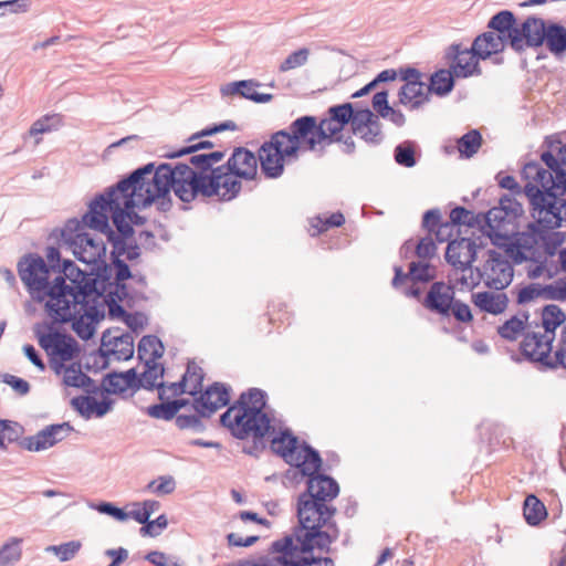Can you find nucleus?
Returning <instances> with one entry per match:
<instances>
[{
	"label": "nucleus",
	"instance_id": "obj_31",
	"mask_svg": "<svg viewBox=\"0 0 566 566\" xmlns=\"http://www.w3.org/2000/svg\"><path fill=\"white\" fill-rule=\"evenodd\" d=\"M99 274L106 277H98V284H96L97 292L108 298H116V301L126 302L128 306H130V302H134V297L132 296L126 281L116 282L112 281V266L108 264H104L102 269H99Z\"/></svg>",
	"mask_w": 566,
	"mask_h": 566
},
{
	"label": "nucleus",
	"instance_id": "obj_51",
	"mask_svg": "<svg viewBox=\"0 0 566 566\" xmlns=\"http://www.w3.org/2000/svg\"><path fill=\"white\" fill-rule=\"evenodd\" d=\"M61 125L62 116L60 114L44 115L32 124L29 133L31 136H36L56 129Z\"/></svg>",
	"mask_w": 566,
	"mask_h": 566
},
{
	"label": "nucleus",
	"instance_id": "obj_8",
	"mask_svg": "<svg viewBox=\"0 0 566 566\" xmlns=\"http://www.w3.org/2000/svg\"><path fill=\"white\" fill-rule=\"evenodd\" d=\"M154 168L155 163H148L113 185L123 208H128L127 218L133 228L134 226L138 227L147 222V218L137 213L135 208L146 209L151 206L146 205L145 201L149 193H154V189H151L149 184V176Z\"/></svg>",
	"mask_w": 566,
	"mask_h": 566
},
{
	"label": "nucleus",
	"instance_id": "obj_42",
	"mask_svg": "<svg viewBox=\"0 0 566 566\" xmlns=\"http://www.w3.org/2000/svg\"><path fill=\"white\" fill-rule=\"evenodd\" d=\"M523 317L524 319L512 316L497 327V334L506 340H516L526 328L525 324L528 319V313H523Z\"/></svg>",
	"mask_w": 566,
	"mask_h": 566
},
{
	"label": "nucleus",
	"instance_id": "obj_32",
	"mask_svg": "<svg viewBox=\"0 0 566 566\" xmlns=\"http://www.w3.org/2000/svg\"><path fill=\"white\" fill-rule=\"evenodd\" d=\"M327 115L324 120L332 127L328 130H334L337 136H343L342 132L347 125H350L352 132L354 130L358 118V109H355L354 105L347 102L331 106L327 109Z\"/></svg>",
	"mask_w": 566,
	"mask_h": 566
},
{
	"label": "nucleus",
	"instance_id": "obj_12",
	"mask_svg": "<svg viewBox=\"0 0 566 566\" xmlns=\"http://www.w3.org/2000/svg\"><path fill=\"white\" fill-rule=\"evenodd\" d=\"M543 45L556 59H563L566 54V27L558 22L545 21L543 18L532 15L525 51L527 49L536 50Z\"/></svg>",
	"mask_w": 566,
	"mask_h": 566
},
{
	"label": "nucleus",
	"instance_id": "obj_16",
	"mask_svg": "<svg viewBox=\"0 0 566 566\" xmlns=\"http://www.w3.org/2000/svg\"><path fill=\"white\" fill-rule=\"evenodd\" d=\"M554 338V335L546 332H526L523 334V339L520 344L521 353L528 361L538 363L545 368L555 369L562 367V364L557 363V350L554 357H551Z\"/></svg>",
	"mask_w": 566,
	"mask_h": 566
},
{
	"label": "nucleus",
	"instance_id": "obj_1",
	"mask_svg": "<svg viewBox=\"0 0 566 566\" xmlns=\"http://www.w3.org/2000/svg\"><path fill=\"white\" fill-rule=\"evenodd\" d=\"M322 118L304 115L294 119L287 128L273 133L259 148L261 171L266 178L276 179L284 172L285 164L297 160L301 151H315L343 140Z\"/></svg>",
	"mask_w": 566,
	"mask_h": 566
},
{
	"label": "nucleus",
	"instance_id": "obj_45",
	"mask_svg": "<svg viewBox=\"0 0 566 566\" xmlns=\"http://www.w3.org/2000/svg\"><path fill=\"white\" fill-rule=\"evenodd\" d=\"M74 428L70 422L54 423L40 430V438L48 440L51 447L67 438Z\"/></svg>",
	"mask_w": 566,
	"mask_h": 566
},
{
	"label": "nucleus",
	"instance_id": "obj_49",
	"mask_svg": "<svg viewBox=\"0 0 566 566\" xmlns=\"http://www.w3.org/2000/svg\"><path fill=\"white\" fill-rule=\"evenodd\" d=\"M394 157L398 165L411 168L416 166V149L415 144L412 142H403L396 146L394 150Z\"/></svg>",
	"mask_w": 566,
	"mask_h": 566
},
{
	"label": "nucleus",
	"instance_id": "obj_19",
	"mask_svg": "<svg viewBox=\"0 0 566 566\" xmlns=\"http://www.w3.org/2000/svg\"><path fill=\"white\" fill-rule=\"evenodd\" d=\"M231 388L222 382H213L208 386L199 396H195L192 407L202 418L211 417L217 410L230 402Z\"/></svg>",
	"mask_w": 566,
	"mask_h": 566
},
{
	"label": "nucleus",
	"instance_id": "obj_62",
	"mask_svg": "<svg viewBox=\"0 0 566 566\" xmlns=\"http://www.w3.org/2000/svg\"><path fill=\"white\" fill-rule=\"evenodd\" d=\"M198 415H178L176 417V426L180 430L192 429L196 432H202L206 427Z\"/></svg>",
	"mask_w": 566,
	"mask_h": 566
},
{
	"label": "nucleus",
	"instance_id": "obj_35",
	"mask_svg": "<svg viewBox=\"0 0 566 566\" xmlns=\"http://www.w3.org/2000/svg\"><path fill=\"white\" fill-rule=\"evenodd\" d=\"M145 365V371L143 373L144 389L146 390H158V398L166 400V382H156L158 378H163L165 375V367L163 364L148 359Z\"/></svg>",
	"mask_w": 566,
	"mask_h": 566
},
{
	"label": "nucleus",
	"instance_id": "obj_47",
	"mask_svg": "<svg viewBox=\"0 0 566 566\" xmlns=\"http://www.w3.org/2000/svg\"><path fill=\"white\" fill-rule=\"evenodd\" d=\"M22 539L12 537L8 543L0 548V566H12L20 560L22 555L21 544Z\"/></svg>",
	"mask_w": 566,
	"mask_h": 566
},
{
	"label": "nucleus",
	"instance_id": "obj_21",
	"mask_svg": "<svg viewBox=\"0 0 566 566\" xmlns=\"http://www.w3.org/2000/svg\"><path fill=\"white\" fill-rule=\"evenodd\" d=\"M488 273L485 284L493 290H504L513 280V266L509 260L496 250L488 251V259L484 264Z\"/></svg>",
	"mask_w": 566,
	"mask_h": 566
},
{
	"label": "nucleus",
	"instance_id": "obj_50",
	"mask_svg": "<svg viewBox=\"0 0 566 566\" xmlns=\"http://www.w3.org/2000/svg\"><path fill=\"white\" fill-rule=\"evenodd\" d=\"M82 547L80 541H70L60 545H51L45 548L46 552L53 553L60 562H69L73 559Z\"/></svg>",
	"mask_w": 566,
	"mask_h": 566
},
{
	"label": "nucleus",
	"instance_id": "obj_60",
	"mask_svg": "<svg viewBox=\"0 0 566 566\" xmlns=\"http://www.w3.org/2000/svg\"><path fill=\"white\" fill-rule=\"evenodd\" d=\"M176 482L172 476H160L158 480H153L147 484V490L158 495L170 494L175 491Z\"/></svg>",
	"mask_w": 566,
	"mask_h": 566
},
{
	"label": "nucleus",
	"instance_id": "obj_46",
	"mask_svg": "<svg viewBox=\"0 0 566 566\" xmlns=\"http://www.w3.org/2000/svg\"><path fill=\"white\" fill-rule=\"evenodd\" d=\"M182 377H187V385H189L188 394L197 396L201 392L205 373L200 366L195 361H189Z\"/></svg>",
	"mask_w": 566,
	"mask_h": 566
},
{
	"label": "nucleus",
	"instance_id": "obj_29",
	"mask_svg": "<svg viewBox=\"0 0 566 566\" xmlns=\"http://www.w3.org/2000/svg\"><path fill=\"white\" fill-rule=\"evenodd\" d=\"M395 275L391 284L399 289L407 280L412 283H429L436 279V268L429 262L412 261L409 264V272L405 273L401 266H395Z\"/></svg>",
	"mask_w": 566,
	"mask_h": 566
},
{
	"label": "nucleus",
	"instance_id": "obj_43",
	"mask_svg": "<svg viewBox=\"0 0 566 566\" xmlns=\"http://www.w3.org/2000/svg\"><path fill=\"white\" fill-rule=\"evenodd\" d=\"M482 145V135L478 129H471L458 139V150L461 157H473Z\"/></svg>",
	"mask_w": 566,
	"mask_h": 566
},
{
	"label": "nucleus",
	"instance_id": "obj_24",
	"mask_svg": "<svg viewBox=\"0 0 566 566\" xmlns=\"http://www.w3.org/2000/svg\"><path fill=\"white\" fill-rule=\"evenodd\" d=\"M353 135L373 146L381 144L385 138L380 119L369 108L358 109V118Z\"/></svg>",
	"mask_w": 566,
	"mask_h": 566
},
{
	"label": "nucleus",
	"instance_id": "obj_2",
	"mask_svg": "<svg viewBox=\"0 0 566 566\" xmlns=\"http://www.w3.org/2000/svg\"><path fill=\"white\" fill-rule=\"evenodd\" d=\"M153 195L146 198V205H155L159 212H168L172 207L171 190L182 202H191L198 195L212 197L213 180H208V174L197 171L186 163L155 164L149 176Z\"/></svg>",
	"mask_w": 566,
	"mask_h": 566
},
{
	"label": "nucleus",
	"instance_id": "obj_9",
	"mask_svg": "<svg viewBox=\"0 0 566 566\" xmlns=\"http://www.w3.org/2000/svg\"><path fill=\"white\" fill-rule=\"evenodd\" d=\"M271 450L295 468V476L312 475L322 469L323 460L319 452L306 442L300 444L297 437L290 429L282 430L271 440Z\"/></svg>",
	"mask_w": 566,
	"mask_h": 566
},
{
	"label": "nucleus",
	"instance_id": "obj_27",
	"mask_svg": "<svg viewBox=\"0 0 566 566\" xmlns=\"http://www.w3.org/2000/svg\"><path fill=\"white\" fill-rule=\"evenodd\" d=\"M533 222L526 226V230L520 233L516 242L523 250L532 251L541 242V234L543 228L546 229H558L562 227V219L558 217L556 220H548V217L542 213L532 216Z\"/></svg>",
	"mask_w": 566,
	"mask_h": 566
},
{
	"label": "nucleus",
	"instance_id": "obj_28",
	"mask_svg": "<svg viewBox=\"0 0 566 566\" xmlns=\"http://www.w3.org/2000/svg\"><path fill=\"white\" fill-rule=\"evenodd\" d=\"M258 160H260V157H256L248 148L237 147L234 148L230 158L223 165L228 170H233L237 176H241L243 179L251 180L256 176Z\"/></svg>",
	"mask_w": 566,
	"mask_h": 566
},
{
	"label": "nucleus",
	"instance_id": "obj_11",
	"mask_svg": "<svg viewBox=\"0 0 566 566\" xmlns=\"http://www.w3.org/2000/svg\"><path fill=\"white\" fill-rule=\"evenodd\" d=\"M59 275L71 281L73 286L69 285L67 291L63 296L59 298H50L49 302L64 303L65 301H73L74 306L87 305V300L92 295L98 296L96 284H98V277H104L97 271L85 272L81 270L72 260L64 259L61 269L56 272Z\"/></svg>",
	"mask_w": 566,
	"mask_h": 566
},
{
	"label": "nucleus",
	"instance_id": "obj_38",
	"mask_svg": "<svg viewBox=\"0 0 566 566\" xmlns=\"http://www.w3.org/2000/svg\"><path fill=\"white\" fill-rule=\"evenodd\" d=\"M53 355L59 356L62 361L73 359L80 352L78 343L70 335L54 333Z\"/></svg>",
	"mask_w": 566,
	"mask_h": 566
},
{
	"label": "nucleus",
	"instance_id": "obj_7",
	"mask_svg": "<svg viewBox=\"0 0 566 566\" xmlns=\"http://www.w3.org/2000/svg\"><path fill=\"white\" fill-rule=\"evenodd\" d=\"M307 478L306 490L297 499L298 527H307L322 520L323 502H331L339 494V485L327 474L314 473Z\"/></svg>",
	"mask_w": 566,
	"mask_h": 566
},
{
	"label": "nucleus",
	"instance_id": "obj_48",
	"mask_svg": "<svg viewBox=\"0 0 566 566\" xmlns=\"http://www.w3.org/2000/svg\"><path fill=\"white\" fill-rule=\"evenodd\" d=\"M551 230L552 229L543 228V233L539 237V243L543 244L544 251L548 256H554L557 252V249L566 240V234L564 232Z\"/></svg>",
	"mask_w": 566,
	"mask_h": 566
},
{
	"label": "nucleus",
	"instance_id": "obj_33",
	"mask_svg": "<svg viewBox=\"0 0 566 566\" xmlns=\"http://www.w3.org/2000/svg\"><path fill=\"white\" fill-rule=\"evenodd\" d=\"M429 95L428 86L422 81L405 83L398 92L399 104L410 111L418 109L428 103Z\"/></svg>",
	"mask_w": 566,
	"mask_h": 566
},
{
	"label": "nucleus",
	"instance_id": "obj_59",
	"mask_svg": "<svg viewBox=\"0 0 566 566\" xmlns=\"http://www.w3.org/2000/svg\"><path fill=\"white\" fill-rule=\"evenodd\" d=\"M161 403H155L147 408L146 412L149 417L155 419L171 420L176 419V413L169 400H161Z\"/></svg>",
	"mask_w": 566,
	"mask_h": 566
},
{
	"label": "nucleus",
	"instance_id": "obj_58",
	"mask_svg": "<svg viewBox=\"0 0 566 566\" xmlns=\"http://www.w3.org/2000/svg\"><path fill=\"white\" fill-rule=\"evenodd\" d=\"M499 203L504 208L509 217V223H513L524 212L523 206L511 195H503Z\"/></svg>",
	"mask_w": 566,
	"mask_h": 566
},
{
	"label": "nucleus",
	"instance_id": "obj_23",
	"mask_svg": "<svg viewBox=\"0 0 566 566\" xmlns=\"http://www.w3.org/2000/svg\"><path fill=\"white\" fill-rule=\"evenodd\" d=\"M98 296L92 295L87 300V305L82 306L81 310L85 312V315L88 319L93 322H101L105 317V306L108 307V317L111 319H122L126 318L128 312L120 305L122 301H116V298L105 297L97 292Z\"/></svg>",
	"mask_w": 566,
	"mask_h": 566
},
{
	"label": "nucleus",
	"instance_id": "obj_41",
	"mask_svg": "<svg viewBox=\"0 0 566 566\" xmlns=\"http://www.w3.org/2000/svg\"><path fill=\"white\" fill-rule=\"evenodd\" d=\"M523 514L527 524L534 526L538 525L547 516V510L542 501L531 494L524 501Z\"/></svg>",
	"mask_w": 566,
	"mask_h": 566
},
{
	"label": "nucleus",
	"instance_id": "obj_36",
	"mask_svg": "<svg viewBox=\"0 0 566 566\" xmlns=\"http://www.w3.org/2000/svg\"><path fill=\"white\" fill-rule=\"evenodd\" d=\"M164 353V344L156 335L143 336L137 346V356L142 363H146L148 359L156 361L163 357Z\"/></svg>",
	"mask_w": 566,
	"mask_h": 566
},
{
	"label": "nucleus",
	"instance_id": "obj_39",
	"mask_svg": "<svg viewBox=\"0 0 566 566\" xmlns=\"http://www.w3.org/2000/svg\"><path fill=\"white\" fill-rule=\"evenodd\" d=\"M525 179L532 180L541 185V191L546 192L553 182V175L542 167L537 161L527 163L522 170Z\"/></svg>",
	"mask_w": 566,
	"mask_h": 566
},
{
	"label": "nucleus",
	"instance_id": "obj_61",
	"mask_svg": "<svg viewBox=\"0 0 566 566\" xmlns=\"http://www.w3.org/2000/svg\"><path fill=\"white\" fill-rule=\"evenodd\" d=\"M168 525V520L165 514L159 515L154 521H148L140 527L139 533L142 536H158L163 530H165Z\"/></svg>",
	"mask_w": 566,
	"mask_h": 566
},
{
	"label": "nucleus",
	"instance_id": "obj_30",
	"mask_svg": "<svg viewBox=\"0 0 566 566\" xmlns=\"http://www.w3.org/2000/svg\"><path fill=\"white\" fill-rule=\"evenodd\" d=\"M259 86H261V83L255 80H241L222 85L220 93L222 96L239 95L258 104L271 102L273 95L256 92L255 88Z\"/></svg>",
	"mask_w": 566,
	"mask_h": 566
},
{
	"label": "nucleus",
	"instance_id": "obj_15",
	"mask_svg": "<svg viewBox=\"0 0 566 566\" xmlns=\"http://www.w3.org/2000/svg\"><path fill=\"white\" fill-rule=\"evenodd\" d=\"M45 307L56 322H71L72 329L81 339L88 340L94 336L95 324L98 322L88 319L85 312L81 310V305L75 307L73 301H65L64 303L46 302Z\"/></svg>",
	"mask_w": 566,
	"mask_h": 566
},
{
	"label": "nucleus",
	"instance_id": "obj_17",
	"mask_svg": "<svg viewBox=\"0 0 566 566\" xmlns=\"http://www.w3.org/2000/svg\"><path fill=\"white\" fill-rule=\"evenodd\" d=\"M324 526L316 523L307 527H296L292 535L293 539L295 538L297 542H294L295 554L313 555L314 548L328 552L329 545L337 538L338 531L335 528V534L331 535L328 532L322 531Z\"/></svg>",
	"mask_w": 566,
	"mask_h": 566
},
{
	"label": "nucleus",
	"instance_id": "obj_3",
	"mask_svg": "<svg viewBox=\"0 0 566 566\" xmlns=\"http://www.w3.org/2000/svg\"><path fill=\"white\" fill-rule=\"evenodd\" d=\"M266 394L259 388H250L240 395L221 416L220 423L240 440L252 437V443L243 447V452L259 457L265 450L264 438L274 428L264 408Z\"/></svg>",
	"mask_w": 566,
	"mask_h": 566
},
{
	"label": "nucleus",
	"instance_id": "obj_56",
	"mask_svg": "<svg viewBox=\"0 0 566 566\" xmlns=\"http://www.w3.org/2000/svg\"><path fill=\"white\" fill-rule=\"evenodd\" d=\"M310 56V50L302 48L291 53L279 66V71L284 73L290 70L301 67L306 64Z\"/></svg>",
	"mask_w": 566,
	"mask_h": 566
},
{
	"label": "nucleus",
	"instance_id": "obj_64",
	"mask_svg": "<svg viewBox=\"0 0 566 566\" xmlns=\"http://www.w3.org/2000/svg\"><path fill=\"white\" fill-rule=\"evenodd\" d=\"M84 375L81 364L73 363L65 367L63 382L67 387L80 388Z\"/></svg>",
	"mask_w": 566,
	"mask_h": 566
},
{
	"label": "nucleus",
	"instance_id": "obj_13",
	"mask_svg": "<svg viewBox=\"0 0 566 566\" xmlns=\"http://www.w3.org/2000/svg\"><path fill=\"white\" fill-rule=\"evenodd\" d=\"M532 15L517 23L515 14L510 10L496 12L488 22V29L501 35L509 43V48L516 54L525 52V42L531 30Z\"/></svg>",
	"mask_w": 566,
	"mask_h": 566
},
{
	"label": "nucleus",
	"instance_id": "obj_40",
	"mask_svg": "<svg viewBox=\"0 0 566 566\" xmlns=\"http://www.w3.org/2000/svg\"><path fill=\"white\" fill-rule=\"evenodd\" d=\"M566 322V314L556 304H547L542 310V325L544 332L554 335L557 327Z\"/></svg>",
	"mask_w": 566,
	"mask_h": 566
},
{
	"label": "nucleus",
	"instance_id": "obj_55",
	"mask_svg": "<svg viewBox=\"0 0 566 566\" xmlns=\"http://www.w3.org/2000/svg\"><path fill=\"white\" fill-rule=\"evenodd\" d=\"M541 159L551 170L549 172L553 175V182H551V186L556 189V185L559 180V174L566 175V170L563 168L564 164L562 163V158L559 159L552 151L546 150L542 153Z\"/></svg>",
	"mask_w": 566,
	"mask_h": 566
},
{
	"label": "nucleus",
	"instance_id": "obj_22",
	"mask_svg": "<svg viewBox=\"0 0 566 566\" xmlns=\"http://www.w3.org/2000/svg\"><path fill=\"white\" fill-rule=\"evenodd\" d=\"M454 298V291L451 285H447L443 281H436L430 285L422 305L431 313L449 317Z\"/></svg>",
	"mask_w": 566,
	"mask_h": 566
},
{
	"label": "nucleus",
	"instance_id": "obj_26",
	"mask_svg": "<svg viewBox=\"0 0 566 566\" xmlns=\"http://www.w3.org/2000/svg\"><path fill=\"white\" fill-rule=\"evenodd\" d=\"M476 259V244L469 238H460L449 241L446 260L454 269L465 271L471 269Z\"/></svg>",
	"mask_w": 566,
	"mask_h": 566
},
{
	"label": "nucleus",
	"instance_id": "obj_18",
	"mask_svg": "<svg viewBox=\"0 0 566 566\" xmlns=\"http://www.w3.org/2000/svg\"><path fill=\"white\" fill-rule=\"evenodd\" d=\"M293 536L285 535L272 542L271 553H281L275 563L283 566H334L331 557L295 554Z\"/></svg>",
	"mask_w": 566,
	"mask_h": 566
},
{
	"label": "nucleus",
	"instance_id": "obj_52",
	"mask_svg": "<svg viewBox=\"0 0 566 566\" xmlns=\"http://www.w3.org/2000/svg\"><path fill=\"white\" fill-rule=\"evenodd\" d=\"M505 223H509V217L500 205L482 213V226H486L491 231L500 230Z\"/></svg>",
	"mask_w": 566,
	"mask_h": 566
},
{
	"label": "nucleus",
	"instance_id": "obj_63",
	"mask_svg": "<svg viewBox=\"0 0 566 566\" xmlns=\"http://www.w3.org/2000/svg\"><path fill=\"white\" fill-rule=\"evenodd\" d=\"M436 253L437 245L430 234L420 239V241L417 244H415V254L419 259L430 260L436 255Z\"/></svg>",
	"mask_w": 566,
	"mask_h": 566
},
{
	"label": "nucleus",
	"instance_id": "obj_57",
	"mask_svg": "<svg viewBox=\"0 0 566 566\" xmlns=\"http://www.w3.org/2000/svg\"><path fill=\"white\" fill-rule=\"evenodd\" d=\"M111 254L117 255L120 259L122 256H125L127 261L134 262L135 260L139 259L142 249L136 240L132 238L130 240L122 241V247L119 250L112 248Z\"/></svg>",
	"mask_w": 566,
	"mask_h": 566
},
{
	"label": "nucleus",
	"instance_id": "obj_34",
	"mask_svg": "<svg viewBox=\"0 0 566 566\" xmlns=\"http://www.w3.org/2000/svg\"><path fill=\"white\" fill-rule=\"evenodd\" d=\"M472 302L482 312L499 315L507 308L509 297L505 293L483 291L473 293Z\"/></svg>",
	"mask_w": 566,
	"mask_h": 566
},
{
	"label": "nucleus",
	"instance_id": "obj_53",
	"mask_svg": "<svg viewBox=\"0 0 566 566\" xmlns=\"http://www.w3.org/2000/svg\"><path fill=\"white\" fill-rule=\"evenodd\" d=\"M128 388L122 375H119V371L108 373L102 381V392L119 395L125 392Z\"/></svg>",
	"mask_w": 566,
	"mask_h": 566
},
{
	"label": "nucleus",
	"instance_id": "obj_37",
	"mask_svg": "<svg viewBox=\"0 0 566 566\" xmlns=\"http://www.w3.org/2000/svg\"><path fill=\"white\" fill-rule=\"evenodd\" d=\"M454 73L451 69H441L430 76L428 91L438 96L448 95L454 87Z\"/></svg>",
	"mask_w": 566,
	"mask_h": 566
},
{
	"label": "nucleus",
	"instance_id": "obj_10",
	"mask_svg": "<svg viewBox=\"0 0 566 566\" xmlns=\"http://www.w3.org/2000/svg\"><path fill=\"white\" fill-rule=\"evenodd\" d=\"M509 43L496 35L493 31H485L475 36L471 48H463L460 43H452V57H459L461 53H471L465 64L457 63L458 72L460 76H473L481 75L482 70L480 67V61H485L493 55H497L504 52Z\"/></svg>",
	"mask_w": 566,
	"mask_h": 566
},
{
	"label": "nucleus",
	"instance_id": "obj_5",
	"mask_svg": "<svg viewBox=\"0 0 566 566\" xmlns=\"http://www.w3.org/2000/svg\"><path fill=\"white\" fill-rule=\"evenodd\" d=\"M127 209L123 208L114 187L111 186L90 202L85 219L91 230L104 234L112 248L119 250L122 241L130 240L135 234L127 218Z\"/></svg>",
	"mask_w": 566,
	"mask_h": 566
},
{
	"label": "nucleus",
	"instance_id": "obj_6",
	"mask_svg": "<svg viewBox=\"0 0 566 566\" xmlns=\"http://www.w3.org/2000/svg\"><path fill=\"white\" fill-rule=\"evenodd\" d=\"M88 221L85 213L81 219H69L61 229L60 245L69 250L82 263L99 272L106 262V244L103 239L88 233Z\"/></svg>",
	"mask_w": 566,
	"mask_h": 566
},
{
	"label": "nucleus",
	"instance_id": "obj_20",
	"mask_svg": "<svg viewBox=\"0 0 566 566\" xmlns=\"http://www.w3.org/2000/svg\"><path fill=\"white\" fill-rule=\"evenodd\" d=\"M117 348L105 349L98 348L91 355L93 363L87 361L85 368L87 370L98 371L106 369L109 365V357L115 356L117 360H128L134 356V337L130 333L126 332L117 336Z\"/></svg>",
	"mask_w": 566,
	"mask_h": 566
},
{
	"label": "nucleus",
	"instance_id": "obj_4",
	"mask_svg": "<svg viewBox=\"0 0 566 566\" xmlns=\"http://www.w3.org/2000/svg\"><path fill=\"white\" fill-rule=\"evenodd\" d=\"M46 261L38 253H28L18 262V274L25 285L30 296L35 302H43L46 297L59 298L67 291L69 285L64 277L57 275L50 282V274L56 273L62 266L60 249L48 247Z\"/></svg>",
	"mask_w": 566,
	"mask_h": 566
},
{
	"label": "nucleus",
	"instance_id": "obj_54",
	"mask_svg": "<svg viewBox=\"0 0 566 566\" xmlns=\"http://www.w3.org/2000/svg\"><path fill=\"white\" fill-rule=\"evenodd\" d=\"M108 265L112 266V281L122 282L130 277H137L136 274H133L126 261L117 255L111 254V263Z\"/></svg>",
	"mask_w": 566,
	"mask_h": 566
},
{
	"label": "nucleus",
	"instance_id": "obj_44",
	"mask_svg": "<svg viewBox=\"0 0 566 566\" xmlns=\"http://www.w3.org/2000/svg\"><path fill=\"white\" fill-rule=\"evenodd\" d=\"M450 221L452 226L482 227V213L458 206L451 210Z\"/></svg>",
	"mask_w": 566,
	"mask_h": 566
},
{
	"label": "nucleus",
	"instance_id": "obj_14",
	"mask_svg": "<svg viewBox=\"0 0 566 566\" xmlns=\"http://www.w3.org/2000/svg\"><path fill=\"white\" fill-rule=\"evenodd\" d=\"M523 192L528 199L531 216L542 213L548 217V220H556L559 217L562 222L566 221V199H560L559 191L554 187L551 186L546 192H543L537 185L528 181Z\"/></svg>",
	"mask_w": 566,
	"mask_h": 566
},
{
	"label": "nucleus",
	"instance_id": "obj_25",
	"mask_svg": "<svg viewBox=\"0 0 566 566\" xmlns=\"http://www.w3.org/2000/svg\"><path fill=\"white\" fill-rule=\"evenodd\" d=\"M240 178L241 176H237L231 169L228 170L224 165L216 167L208 174V180H213L216 186L213 196H218L221 201H230L239 195Z\"/></svg>",
	"mask_w": 566,
	"mask_h": 566
}]
</instances>
